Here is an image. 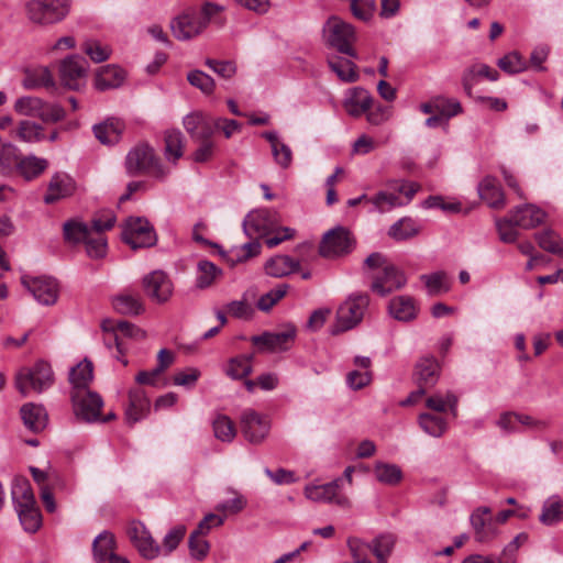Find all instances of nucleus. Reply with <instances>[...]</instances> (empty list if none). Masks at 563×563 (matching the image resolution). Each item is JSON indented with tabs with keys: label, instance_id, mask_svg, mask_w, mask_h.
Instances as JSON below:
<instances>
[{
	"label": "nucleus",
	"instance_id": "1",
	"mask_svg": "<svg viewBox=\"0 0 563 563\" xmlns=\"http://www.w3.org/2000/svg\"><path fill=\"white\" fill-rule=\"evenodd\" d=\"M222 5L205 2L200 10L187 9L170 22L175 35H199L210 24L221 25L224 22Z\"/></svg>",
	"mask_w": 563,
	"mask_h": 563
},
{
	"label": "nucleus",
	"instance_id": "2",
	"mask_svg": "<svg viewBox=\"0 0 563 563\" xmlns=\"http://www.w3.org/2000/svg\"><path fill=\"white\" fill-rule=\"evenodd\" d=\"M390 191L380 190L369 199L374 209L379 213L408 205L419 191L420 185L408 180H388Z\"/></svg>",
	"mask_w": 563,
	"mask_h": 563
},
{
	"label": "nucleus",
	"instance_id": "3",
	"mask_svg": "<svg viewBox=\"0 0 563 563\" xmlns=\"http://www.w3.org/2000/svg\"><path fill=\"white\" fill-rule=\"evenodd\" d=\"M125 169L130 176L150 175L161 180L168 174L154 148L144 143L137 144L128 153Z\"/></svg>",
	"mask_w": 563,
	"mask_h": 563
},
{
	"label": "nucleus",
	"instance_id": "4",
	"mask_svg": "<svg viewBox=\"0 0 563 563\" xmlns=\"http://www.w3.org/2000/svg\"><path fill=\"white\" fill-rule=\"evenodd\" d=\"M70 7V0H30L25 4V11L32 23L45 26L63 21Z\"/></svg>",
	"mask_w": 563,
	"mask_h": 563
},
{
	"label": "nucleus",
	"instance_id": "5",
	"mask_svg": "<svg viewBox=\"0 0 563 563\" xmlns=\"http://www.w3.org/2000/svg\"><path fill=\"white\" fill-rule=\"evenodd\" d=\"M369 305V296L365 292L350 295L338 308L336 325L333 333L344 332L356 327L364 318Z\"/></svg>",
	"mask_w": 563,
	"mask_h": 563
},
{
	"label": "nucleus",
	"instance_id": "6",
	"mask_svg": "<svg viewBox=\"0 0 563 563\" xmlns=\"http://www.w3.org/2000/svg\"><path fill=\"white\" fill-rule=\"evenodd\" d=\"M54 380L53 371L48 363L37 362L32 368H23L15 378L19 391L26 396L31 391L41 393L48 388Z\"/></svg>",
	"mask_w": 563,
	"mask_h": 563
},
{
	"label": "nucleus",
	"instance_id": "7",
	"mask_svg": "<svg viewBox=\"0 0 563 563\" xmlns=\"http://www.w3.org/2000/svg\"><path fill=\"white\" fill-rule=\"evenodd\" d=\"M89 65L78 54H71L59 62L58 78L60 85L69 90H80L86 86Z\"/></svg>",
	"mask_w": 563,
	"mask_h": 563
},
{
	"label": "nucleus",
	"instance_id": "8",
	"mask_svg": "<svg viewBox=\"0 0 563 563\" xmlns=\"http://www.w3.org/2000/svg\"><path fill=\"white\" fill-rule=\"evenodd\" d=\"M70 398L77 419L88 423L98 421L103 399L97 391L91 389L71 390Z\"/></svg>",
	"mask_w": 563,
	"mask_h": 563
},
{
	"label": "nucleus",
	"instance_id": "9",
	"mask_svg": "<svg viewBox=\"0 0 563 563\" xmlns=\"http://www.w3.org/2000/svg\"><path fill=\"white\" fill-rule=\"evenodd\" d=\"M123 241L132 249L151 247L156 244L157 236L154 228L142 217H131L122 231Z\"/></svg>",
	"mask_w": 563,
	"mask_h": 563
},
{
	"label": "nucleus",
	"instance_id": "10",
	"mask_svg": "<svg viewBox=\"0 0 563 563\" xmlns=\"http://www.w3.org/2000/svg\"><path fill=\"white\" fill-rule=\"evenodd\" d=\"M280 223V216L273 209H256L246 214L243 221L244 233L252 238L263 236L275 231Z\"/></svg>",
	"mask_w": 563,
	"mask_h": 563
},
{
	"label": "nucleus",
	"instance_id": "11",
	"mask_svg": "<svg viewBox=\"0 0 563 563\" xmlns=\"http://www.w3.org/2000/svg\"><path fill=\"white\" fill-rule=\"evenodd\" d=\"M354 240L350 231L343 227L329 230L322 238L319 253L327 258L345 255L353 250Z\"/></svg>",
	"mask_w": 563,
	"mask_h": 563
},
{
	"label": "nucleus",
	"instance_id": "12",
	"mask_svg": "<svg viewBox=\"0 0 563 563\" xmlns=\"http://www.w3.org/2000/svg\"><path fill=\"white\" fill-rule=\"evenodd\" d=\"M343 478L339 477L330 483L321 485H308L305 488V496L314 503L335 504L341 508H350V499L339 493Z\"/></svg>",
	"mask_w": 563,
	"mask_h": 563
},
{
	"label": "nucleus",
	"instance_id": "13",
	"mask_svg": "<svg viewBox=\"0 0 563 563\" xmlns=\"http://www.w3.org/2000/svg\"><path fill=\"white\" fill-rule=\"evenodd\" d=\"M21 284L27 289L34 299L44 306H52L58 299V284L56 279L47 276L32 277L24 275Z\"/></svg>",
	"mask_w": 563,
	"mask_h": 563
},
{
	"label": "nucleus",
	"instance_id": "14",
	"mask_svg": "<svg viewBox=\"0 0 563 563\" xmlns=\"http://www.w3.org/2000/svg\"><path fill=\"white\" fill-rule=\"evenodd\" d=\"M102 329L107 332V335L104 336V344L107 347L112 349L115 346L118 351V355H115V357L122 362L124 366L128 365V360L121 357L125 351V340L124 338H121L118 332L126 338L137 335L144 336V332L128 321H120L115 327H109L107 322H103Z\"/></svg>",
	"mask_w": 563,
	"mask_h": 563
},
{
	"label": "nucleus",
	"instance_id": "15",
	"mask_svg": "<svg viewBox=\"0 0 563 563\" xmlns=\"http://www.w3.org/2000/svg\"><path fill=\"white\" fill-rule=\"evenodd\" d=\"M145 295L156 303H165L173 295V283L163 271H153L142 279Z\"/></svg>",
	"mask_w": 563,
	"mask_h": 563
},
{
	"label": "nucleus",
	"instance_id": "16",
	"mask_svg": "<svg viewBox=\"0 0 563 563\" xmlns=\"http://www.w3.org/2000/svg\"><path fill=\"white\" fill-rule=\"evenodd\" d=\"M240 423L244 438L252 444L263 442L271 429L268 419L253 409L242 412Z\"/></svg>",
	"mask_w": 563,
	"mask_h": 563
},
{
	"label": "nucleus",
	"instance_id": "17",
	"mask_svg": "<svg viewBox=\"0 0 563 563\" xmlns=\"http://www.w3.org/2000/svg\"><path fill=\"white\" fill-rule=\"evenodd\" d=\"M407 283L405 273L394 264L385 267L380 274H372L371 290L382 297L402 288Z\"/></svg>",
	"mask_w": 563,
	"mask_h": 563
},
{
	"label": "nucleus",
	"instance_id": "18",
	"mask_svg": "<svg viewBox=\"0 0 563 563\" xmlns=\"http://www.w3.org/2000/svg\"><path fill=\"white\" fill-rule=\"evenodd\" d=\"M296 328L292 324H286L279 332H264L261 335L252 336L253 344L260 350L278 352L286 351L296 338Z\"/></svg>",
	"mask_w": 563,
	"mask_h": 563
},
{
	"label": "nucleus",
	"instance_id": "19",
	"mask_svg": "<svg viewBox=\"0 0 563 563\" xmlns=\"http://www.w3.org/2000/svg\"><path fill=\"white\" fill-rule=\"evenodd\" d=\"M128 532L132 543L144 559L153 560L161 555V547L142 522H132Z\"/></svg>",
	"mask_w": 563,
	"mask_h": 563
},
{
	"label": "nucleus",
	"instance_id": "20",
	"mask_svg": "<svg viewBox=\"0 0 563 563\" xmlns=\"http://www.w3.org/2000/svg\"><path fill=\"white\" fill-rule=\"evenodd\" d=\"M490 515V508L478 507L471 515V526L474 530V538L479 543H488L497 538L498 529L492 518H485Z\"/></svg>",
	"mask_w": 563,
	"mask_h": 563
},
{
	"label": "nucleus",
	"instance_id": "21",
	"mask_svg": "<svg viewBox=\"0 0 563 563\" xmlns=\"http://www.w3.org/2000/svg\"><path fill=\"white\" fill-rule=\"evenodd\" d=\"M125 79L126 71L121 66L109 64L97 69L95 76V87L100 91L117 89L123 85Z\"/></svg>",
	"mask_w": 563,
	"mask_h": 563
},
{
	"label": "nucleus",
	"instance_id": "22",
	"mask_svg": "<svg viewBox=\"0 0 563 563\" xmlns=\"http://www.w3.org/2000/svg\"><path fill=\"white\" fill-rule=\"evenodd\" d=\"M512 221L518 228L530 230L540 225L545 218V212L534 205H522L509 211Z\"/></svg>",
	"mask_w": 563,
	"mask_h": 563
},
{
	"label": "nucleus",
	"instance_id": "23",
	"mask_svg": "<svg viewBox=\"0 0 563 563\" xmlns=\"http://www.w3.org/2000/svg\"><path fill=\"white\" fill-rule=\"evenodd\" d=\"M440 365L434 357H421L415 367L413 378L418 386L427 389L434 386L439 379Z\"/></svg>",
	"mask_w": 563,
	"mask_h": 563
},
{
	"label": "nucleus",
	"instance_id": "24",
	"mask_svg": "<svg viewBox=\"0 0 563 563\" xmlns=\"http://www.w3.org/2000/svg\"><path fill=\"white\" fill-rule=\"evenodd\" d=\"M478 195L488 207L503 209L506 205L504 191L498 180L493 176H486L477 187Z\"/></svg>",
	"mask_w": 563,
	"mask_h": 563
},
{
	"label": "nucleus",
	"instance_id": "25",
	"mask_svg": "<svg viewBox=\"0 0 563 563\" xmlns=\"http://www.w3.org/2000/svg\"><path fill=\"white\" fill-rule=\"evenodd\" d=\"M150 411V400L141 388L131 389L129 393V405L125 409V420L134 424L146 417Z\"/></svg>",
	"mask_w": 563,
	"mask_h": 563
},
{
	"label": "nucleus",
	"instance_id": "26",
	"mask_svg": "<svg viewBox=\"0 0 563 563\" xmlns=\"http://www.w3.org/2000/svg\"><path fill=\"white\" fill-rule=\"evenodd\" d=\"M75 186L73 179L62 173L52 176L47 191L44 196V202L49 205L63 198L69 197L74 192Z\"/></svg>",
	"mask_w": 563,
	"mask_h": 563
},
{
	"label": "nucleus",
	"instance_id": "27",
	"mask_svg": "<svg viewBox=\"0 0 563 563\" xmlns=\"http://www.w3.org/2000/svg\"><path fill=\"white\" fill-rule=\"evenodd\" d=\"M372 96L362 87H354L347 91V96L343 102L346 112L352 117H360L372 106Z\"/></svg>",
	"mask_w": 563,
	"mask_h": 563
},
{
	"label": "nucleus",
	"instance_id": "28",
	"mask_svg": "<svg viewBox=\"0 0 563 563\" xmlns=\"http://www.w3.org/2000/svg\"><path fill=\"white\" fill-rule=\"evenodd\" d=\"M389 314L398 321L408 322L417 318L418 308L412 297L401 295L394 297L388 305Z\"/></svg>",
	"mask_w": 563,
	"mask_h": 563
},
{
	"label": "nucleus",
	"instance_id": "29",
	"mask_svg": "<svg viewBox=\"0 0 563 563\" xmlns=\"http://www.w3.org/2000/svg\"><path fill=\"white\" fill-rule=\"evenodd\" d=\"M327 62L340 80L344 82H355L358 80L360 76L356 71V65L352 60L339 57L334 53H328Z\"/></svg>",
	"mask_w": 563,
	"mask_h": 563
},
{
	"label": "nucleus",
	"instance_id": "30",
	"mask_svg": "<svg viewBox=\"0 0 563 563\" xmlns=\"http://www.w3.org/2000/svg\"><path fill=\"white\" fill-rule=\"evenodd\" d=\"M124 130V123L119 119H108L93 126L95 136L106 145L119 142Z\"/></svg>",
	"mask_w": 563,
	"mask_h": 563
},
{
	"label": "nucleus",
	"instance_id": "31",
	"mask_svg": "<svg viewBox=\"0 0 563 563\" xmlns=\"http://www.w3.org/2000/svg\"><path fill=\"white\" fill-rule=\"evenodd\" d=\"M11 496L15 505V509L31 507L36 504L30 482L27 478L22 476H16L13 479Z\"/></svg>",
	"mask_w": 563,
	"mask_h": 563
},
{
	"label": "nucleus",
	"instance_id": "32",
	"mask_svg": "<svg viewBox=\"0 0 563 563\" xmlns=\"http://www.w3.org/2000/svg\"><path fill=\"white\" fill-rule=\"evenodd\" d=\"M262 136L271 144L273 157L278 166L288 168L292 161V152L274 131L264 132Z\"/></svg>",
	"mask_w": 563,
	"mask_h": 563
},
{
	"label": "nucleus",
	"instance_id": "33",
	"mask_svg": "<svg viewBox=\"0 0 563 563\" xmlns=\"http://www.w3.org/2000/svg\"><path fill=\"white\" fill-rule=\"evenodd\" d=\"M47 167V159L35 155L22 156L19 162H16V170L25 180L37 178Z\"/></svg>",
	"mask_w": 563,
	"mask_h": 563
},
{
	"label": "nucleus",
	"instance_id": "34",
	"mask_svg": "<svg viewBox=\"0 0 563 563\" xmlns=\"http://www.w3.org/2000/svg\"><path fill=\"white\" fill-rule=\"evenodd\" d=\"M117 312L126 316H137L144 312V303L139 295L131 292H121L112 300Z\"/></svg>",
	"mask_w": 563,
	"mask_h": 563
},
{
	"label": "nucleus",
	"instance_id": "35",
	"mask_svg": "<svg viewBox=\"0 0 563 563\" xmlns=\"http://www.w3.org/2000/svg\"><path fill=\"white\" fill-rule=\"evenodd\" d=\"M93 379V365L88 358H85L76 366L71 367L69 373V382L71 390L90 389L89 384Z\"/></svg>",
	"mask_w": 563,
	"mask_h": 563
},
{
	"label": "nucleus",
	"instance_id": "36",
	"mask_svg": "<svg viewBox=\"0 0 563 563\" xmlns=\"http://www.w3.org/2000/svg\"><path fill=\"white\" fill-rule=\"evenodd\" d=\"M421 231V224L410 218L404 217L396 221L388 230V235L395 241H406L417 236Z\"/></svg>",
	"mask_w": 563,
	"mask_h": 563
},
{
	"label": "nucleus",
	"instance_id": "37",
	"mask_svg": "<svg viewBox=\"0 0 563 563\" xmlns=\"http://www.w3.org/2000/svg\"><path fill=\"white\" fill-rule=\"evenodd\" d=\"M21 417L24 424L35 432L43 430L47 422V413L44 407L32 402L22 406Z\"/></svg>",
	"mask_w": 563,
	"mask_h": 563
},
{
	"label": "nucleus",
	"instance_id": "38",
	"mask_svg": "<svg viewBox=\"0 0 563 563\" xmlns=\"http://www.w3.org/2000/svg\"><path fill=\"white\" fill-rule=\"evenodd\" d=\"M299 267V262L290 256L277 255L266 262L265 272L273 277H284L298 271Z\"/></svg>",
	"mask_w": 563,
	"mask_h": 563
},
{
	"label": "nucleus",
	"instance_id": "39",
	"mask_svg": "<svg viewBox=\"0 0 563 563\" xmlns=\"http://www.w3.org/2000/svg\"><path fill=\"white\" fill-rule=\"evenodd\" d=\"M459 398L452 391L437 393L426 399V406L437 412L450 411L453 418L457 417Z\"/></svg>",
	"mask_w": 563,
	"mask_h": 563
},
{
	"label": "nucleus",
	"instance_id": "40",
	"mask_svg": "<svg viewBox=\"0 0 563 563\" xmlns=\"http://www.w3.org/2000/svg\"><path fill=\"white\" fill-rule=\"evenodd\" d=\"M164 154L168 162H176L184 155V135L179 130H167L164 135Z\"/></svg>",
	"mask_w": 563,
	"mask_h": 563
},
{
	"label": "nucleus",
	"instance_id": "41",
	"mask_svg": "<svg viewBox=\"0 0 563 563\" xmlns=\"http://www.w3.org/2000/svg\"><path fill=\"white\" fill-rule=\"evenodd\" d=\"M23 85L27 89L44 87L46 89H55L56 82L51 70L47 67H38L27 70Z\"/></svg>",
	"mask_w": 563,
	"mask_h": 563
},
{
	"label": "nucleus",
	"instance_id": "42",
	"mask_svg": "<svg viewBox=\"0 0 563 563\" xmlns=\"http://www.w3.org/2000/svg\"><path fill=\"white\" fill-rule=\"evenodd\" d=\"M420 428L433 438L442 437L448 430V421L438 415L423 412L418 417Z\"/></svg>",
	"mask_w": 563,
	"mask_h": 563
},
{
	"label": "nucleus",
	"instance_id": "43",
	"mask_svg": "<svg viewBox=\"0 0 563 563\" xmlns=\"http://www.w3.org/2000/svg\"><path fill=\"white\" fill-rule=\"evenodd\" d=\"M114 536L109 531L101 532L92 543L95 560L99 563L106 562L111 555H114Z\"/></svg>",
	"mask_w": 563,
	"mask_h": 563
},
{
	"label": "nucleus",
	"instance_id": "44",
	"mask_svg": "<svg viewBox=\"0 0 563 563\" xmlns=\"http://www.w3.org/2000/svg\"><path fill=\"white\" fill-rule=\"evenodd\" d=\"M563 519V501L558 496L548 498L542 507L539 520L545 526H553Z\"/></svg>",
	"mask_w": 563,
	"mask_h": 563
},
{
	"label": "nucleus",
	"instance_id": "45",
	"mask_svg": "<svg viewBox=\"0 0 563 563\" xmlns=\"http://www.w3.org/2000/svg\"><path fill=\"white\" fill-rule=\"evenodd\" d=\"M254 355H239L232 357L225 368V374L232 379H242L252 373Z\"/></svg>",
	"mask_w": 563,
	"mask_h": 563
},
{
	"label": "nucleus",
	"instance_id": "46",
	"mask_svg": "<svg viewBox=\"0 0 563 563\" xmlns=\"http://www.w3.org/2000/svg\"><path fill=\"white\" fill-rule=\"evenodd\" d=\"M394 545L395 538L393 534H382L368 543L367 548L376 556L378 563H387Z\"/></svg>",
	"mask_w": 563,
	"mask_h": 563
},
{
	"label": "nucleus",
	"instance_id": "47",
	"mask_svg": "<svg viewBox=\"0 0 563 563\" xmlns=\"http://www.w3.org/2000/svg\"><path fill=\"white\" fill-rule=\"evenodd\" d=\"M81 49L93 63L97 64L106 62L112 54L111 46L102 44L95 38L85 41L81 45Z\"/></svg>",
	"mask_w": 563,
	"mask_h": 563
},
{
	"label": "nucleus",
	"instance_id": "48",
	"mask_svg": "<svg viewBox=\"0 0 563 563\" xmlns=\"http://www.w3.org/2000/svg\"><path fill=\"white\" fill-rule=\"evenodd\" d=\"M374 474L378 482L386 485H396L402 478V472L399 466L383 462L376 463Z\"/></svg>",
	"mask_w": 563,
	"mask_h": 563
},
{
	"label": "nucleus",
	"instance_id": "49",
	"mask_svg": "<svg viewBox=\"0 0 563 563\" xmlns=\"http://www.w3.org/2000/svg\"><path fill=\"white\" fill-rule=\"evenodd\" d=\"M15 510L18 511L20 522L25 531L33 533L40 529L42 525V516L36 504L31 507H22Z\"/></svg>",
	"mask_w": 563,
	"mask_h": 563
},
{
	"label": "nucleus",
	"instance_id": "50",
	"mask_svg": "<svg viewBox=\"0 0 563 563\" xmlns=\"http://www.w3.org/2000/svg\"><path fill=\"white\" fill-rule=\"evenodd\" d=\"M497 66L505 73L514 75L528 68L527 60L517 51H512L497 60Z\"/></svg>",
	"mask_w": 563,
	"mask_h": 563
},
{
	"label": "nucleus",
	"instance_id": "51",
	"mask_svg": "<svg viewBox=\"0 0 563 563\" xmlns=\"http://www.w3.org/2000/svg\"><path fill=\"white\" fill-rule=\"evenodd\" d=\"M495 227L499 236V240L503 243L511 244L517 242L519 238V232L516 228H518L512 221V217L508 213L507 217L497 218L495 220Z\"/></svg>",
	"mask_w": 563,
	"mask_h": 563
},
{
	"label": "nucleus",
	"instance_id": "52",
	"mask_svg": "<svg viewBox=\"0 0 563 563\" xmlns=\"http://www.w3.org/2000/svg\"><path fill=\"white\" fill-rule=\"evenodd\" d=\"M214 437L222 442H232L236 435L233 421L225 415H219L212 423Z\"/></svg>",
	"mask_w": 563,
	"mask_h": 563
},
{
	"label": "nucleus",
	"instance_id": "53",
	"mask_svg": "<svg viewBox=\"0 0 563 563\" xmlns=\"http://www.w3.org/2000/svg\"><path fill=\"white\" fill-rule=\"evenodd\" d=\"M221 275V269L209 261H200L197 269V287L203 289L212 285V283Z\"/></svg>",
	"mask_w": 563,
	"mask_h": 563
},
{
	"label": "nucleus",
	"instance_id": "54",
	"mask_svg": "<svg viewBox=\"0 0 563 563\" xmlns=\"http://www.w3.org/2000/svg\"><path fill=\"white\" fill-rule=\"evenodd\" d=\"M536 239L541 249L563 257V241L554 231L545 230L537 233Z\"/></svg>",
	"mask_w": 563,
	"mask_h": 563
},
{
	"label": "nucleus",
	"instance_id": "55",
	"mask_svg": "<svg viewBox=\"0 0 563 563\" xmlns=\"http://www.w3.org/2000/svg\"><path fill=\"white\" fill-rule=\"evenodd\" d=\"M16 136L26 143H36L44 139L43 128L32 121H21L16 128Z\"/></svg>",
	"mask_w": 563,
	"mask_h": 563
},
{
	"label": "nucleus",
	"instance_id": "56",
	"mask_svg": "<svg viewBox=\"0 0 563 563\" xmlns=\"http://www.w3.org/2000/svg\"><path fill=\"white\" fill-rule=\"evenodd\" d=\"M323 35L339 36V35H355V30L352 24L345 22L336 15L330 16L323 25Z\"/></svg>",
	"mask_w": 563,
	"mask_h": 563
},
{
	"label": "nucleus",
	"instance_id": "57",
	"mask_svg": "<svg viewBox=\"0 0 563 563\" xmlns=\"http://www.w3.org/2000/svg\"><path fill=\"white\" fill-rule=\"evenodd\" d=\"M92 230L85 223L78 221H68L64 224V236L73 243L85 242Z\"/></svg>",
	"mask_w": 563,
	"mask_h": 563
},
{
	"label": "nucleus",
	"instance_id": "58",
	"mask_svg": "<svg viewBox=\"0 0 563 563\" xmlns=\"http://www.w3.org/2000/svg\"><path fill=\"white\" fill-rule=\"evenodd\" d=\"M288 288L289 286L287 284H280L276 288L264 294L257 301V308L261 311H269L287 294Z\"/></svg>",
	"mask_w": 563,
	"mask_h": 563
},
{
	"label": "nucleus",
	"instance_id": "59",
	"mask_svg": "<svg viewBox=\"0 0 563 563\" xmlns=\"http://www.w3.org/2000/svg\"><path fill=\"white\" fill-rule=\"evenodd\" d=\"M186 534V527L184 525H178L170 529L168 533L163 539V544L161 547V554L168 555L174 550L177 549L180 541L184 539Z\"/></svg>",
	"mask_w": 563,
	"mask_h": 563
},
{
	"label": "nucleus",
	"instance_id": "60",
	"mask_svg": "<svg viewBox=\"0 0 563 563\" xmlns=\"http://www.w3.org/2000/svg\"><path fill=\"white\" fill-rule=\"evenodd\" d=\"M42 102L37 97H22L15 101L14 109L22 115L38 118Z\"/></svg>",
	"mask_w": 563,
	"mask_h": 563
},
{
	"label": "nucleus",
	"instance_id": "61",
	"mask_svg": "<svg viewBox=\"0 0 563 563\" xmlns=\"http://www.w3.org/2000/svg\"><path fill=\"white\" fill-rule=\"evenodd\" d=\"M86 244L87 254L93 258H100L106 255L107 240L103 234H95L91 232L84 242Z\"/></svg>",
	"mask_w": 563,
	"mask_h": 563
},
{
	"label": "nucleus",
	"instance_id": "62",
	"mask_svg": "<svg viewBox=\"0 0 563 563\" xmlns=\"http://www.w3.org/2000/svg\"><path fill=\"white\" fill-rule=\"evenodd\" d=\"M350 8L356 19L367 22L376 10V2L375 0H352Z\"/></svg>",
	"mask_w": 563,
	"mask_h": 563
},
{
	"label": "nucleus",
	"instance_id": "63",
	"mask_svg": "<svg viewBox=\"0 0 563 563\" xmlns=\"http://www.w3.org/2000/svg\"><path fill=\"white\" fill-rule=\"evenodd\" d=\"M434 108L437 113L445 121L463 112L462 104L459 100L444 97H438V104H435Z\"/></svg>",
	"mask_w": 563,
	"mask_h": 563
},
{
	"label": "nucleus",
	"instance_id": "64",
	"mask_svg": "<svg viewBox=\"0 0 563 563\" xmlns=\"http://www.w3.org/2000/svg\"><path fill=\"white\" fill-rule=\"evenodd\" d=\"M187 80L191 86L200 89L207 95L212 93L216 87L213 78L201 70H192L188 73Z\"/></svg>",
	"mask_w": 563,
	"mask_h": 563
}]
</instances>
